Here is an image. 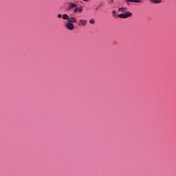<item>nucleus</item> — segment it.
<instances>
[{
    "label": "nucleus",
    "mask_w": 176,
    "mask_h": 176,
    "mask_svg": "<svg viewBox=\"0 0 176 176\" xmlns=\"http://www.w3.org/2000/svg\"><path fill=\"white\" fill-rule=\"evenodd\" d=\"M76 6H78V4L73 2H70L68 5V10H72V9H75Z\"/></svg>",
    "instance_id": "nucleus-4"
},
{
    "label": "nucleus",
    "mask_w": 176,
    "mask_h": 176,
    "mask_svg": "<svg viewBox=\"0 0 176 176\" xmlns=\"http://www.w3.org/2000/svg\"><path fill=\"white\" fill-rule=\"evenodd\" d=\"M126 10H127V8H120L118 9V11L119 12H122V13H124V12H126Z\"/></svg>",
    "instance_id": "nucleus-10"
},
{
    "label": "nucleus",
    "mask_w": 176,
    "mask_h": 176,
    "mask_svg": "<svg viewBox=\"0 0 176 176\" xmlns=\"http://www.w3.org/2000/svg\"><path fill=\"white\" fill-rule=\"evenodd\" d=\"M63 20H67V21H68V20L69 19V16H68V14H64L63 15Z\"/></svg>",
    "instance_id": "nucleus-9"
},
{
    "label": "nucleus",
    "mask_w": 176,
    "mask_h": 176,
    "mask_svg": "<svg viewBox=\"0 0 176 176\" xmlns=\"http://www.w3.org/2000/svg\"><path fill=\"white\" fill-rule=\"evenodd\" d=\"M112 16H116V11H112Z\"/></svg>",
    "instance_id": "nucleus-12"
},
{
    "label": "nucleus",
    "mask_w": 176,
    "mask_h": 176,
    "mask_svg": "<svg viewBox=\"0 0 176 176\" xmlns=\"http://www.w3.org/2000/svg\"><path fill=\"white\" fill-rule=\"evenodd\" d=\"M87 25V21L85 19H80L79 23H78V25H82L85 27Z\"/></svg>",
    "instance_id": "nucleus-6"
},
{
    "label": "nucleus",
    "mask_w": 176,
    "mask_h": 176,
    "mask_svg": "<svg viewBox=\"0 0 176 176\" xmlns=\"http://www.w3.org/2000/svg\"><path fill=\"white\" fill-rule=\"evenodd\" d=\"M61 17H63V15L61 14H58V18L61 19Z\"/></svg>",
    "instance_id": "nucleus-13"
},
{
    "label": "nucleus",
    "mask_w": 176,
    "mask_h": 176,
    "mask_svg": "<svg viewBox=\"0 0 176 176\" xmlns=\"http://www.w3.org/2000/svg\"><path fill=\"white\" fill-rule=\"evenodd\" d=\"M68 23H71L72 24H74V23H77L78 19L74 16L69 17V20L67 21Z\"/></svg>",
    "instance_id": "nucleus-5"
},
{
    "label": "nucleus",
    "mask_w": 176,
    "mask_h": 176,
    "mask_svg": "<svg viewBox=\"0 0 176 176\" xmlns=\"http://www.w3.org/2000/svg\"><path fill=\"white\" fill-rule=\"evenodd\" d=\"M151 3H162V0H149Z\"/></svg>",
    "instance_id": "nucleus-8"
},
{
    "label": "nucleus",
    "mask_w": 176,
    "mask_h": 176,
    "mask_svg": "<svg viewBox=\"0 0 176 176\" xmlns=\"http://www.w3.org/2000/svg\"><path fill=\"white\" fill-rule=\"evenodd\" d=\"M82 12H83V6H82L78 7L77 6L73 10V13H74V14H76V13H82Z\"/></svg>",
    "instance_id": "nucleus-2"
},
{
    "label": "nucleus",
    "mask_w": 176,
    "mask_h": 176,
    "mask_svg": "<svg viewBox=\"0 0 176 176\" xmlns=\"http://www.w3.org/2000/svg\"><path fill=\"white\" fill-rule=\"evenodd\" d=\"M84 2H90V0H82Z\"/></svg>",
    "instance_id": "nucleus-15"
},
{
    "label": "nucleus",
    "mask_w": 176,
    "mask_h": 176,
    "mask_svg": "<svg viewBox=\"0 0 176 176\" xmlns=\"http://www.w3.org/2000/svg\"><path fill=\"white\" fill-rule=\"evenodd\" d=\"M126 2H134L135 3H143L142 0H126Z\"/></svg>",
    "instance_id": "nucleus-7"
},
{
    "label": "nucleus",
    "mask_w": 176,
    "mask_h": 176,
    "mask_svg": "<svg viewBox=\"0 0 176 176\" xmlns=\"http://www.w3.org/2000/svg\"><path fill=\"white\" fill-rule=\"evenodd\" d=\"M89 23L91 24H96V21L94 19H91L89 20Z\"/></svg>",
    "instance_id": "nucleus-11"
},
{
    "label": "nucleus",
    "mask_w": 176,
    "mask_h": 176,
    "mask_svg": "<svg viewBox=\"0 0 176 176\" xmlns=\"http://www.w3.org/2000/svg\"><path fill=\"white\" fill-rule=\"evenodd\" d=\"M131 16H133V13L126 11L125 13L118 14V16L120 17V19H127L131 17Z\"/></svg>",
    "instance_id": "nucleus-1"
},
{
    "label": "nucleus",
    "mask_w": 176,
    "mask_h": 176,
    "mask_svg": "<svg viewBox=\"0 0 176 176\" xmlns=\"http://www.w3.org/2000/svg\"><path fill=\"white\" fill-rule=\"evenodd\" d=\"M98 8H100V6H98L97 8H95V10L97 11L98 10Z\"/></svg>",
    "instance_id": "nucleus-14"
},
{
    "label": "nucleus",
    "mask_w": 176,
    "mask_h": 176,
    "mask_svg": "<svg viewBox=\"0 0 176 176\" xmlns=\"http://www.w3.org/2000/svg\"><path fill=\"white\" fill-rule=\"evenodd\" d=\"M111 3H113V0H110Z\"/></svg>",
    "instance_id": "nucleus-16"
},
{
    "label": "nucleus",
    "mask_w": 176,
    "mask_h": 176,
    "mask_svg": "<svg viewBox=\"0 0 176 176\" xmlns=\"http://www.w3.org/2000/svg\"><path fill=\"white\" fill-rule=\"evenodd\" d=\"M65 27H66L67 30H69V31H72L75 30V26L74 25V23H71L70 22H68V21L65 25Z\"/></svg>",
    "instance_id": "nucleus-3"
}]
</instances>
